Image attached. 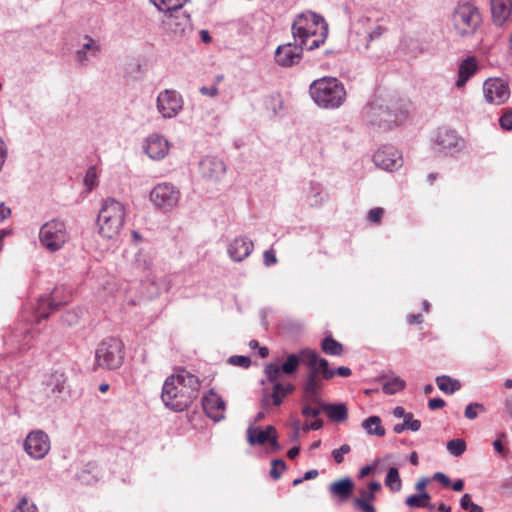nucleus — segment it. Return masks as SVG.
<instances>
[{
	"label": "nucleus",
	"instance_id": "f257e3e1",
	"mask_svg": "<svg viewBox=\"0 0 512 512\" xmlns=\"http://www.w3.org/2000/svg\"><path fill=\"white\" fill-rule=\"evenodd\" d=\"M199 389V378L181 368L165 380L161 399L166 407L181 412L187 409L193 400L198 397Z\"/></svg>",
	"mask_w": 512,
	"mask_h": 512
},
{
	"label": "nucleus",
	"instance_id": "f03ea898",
	"mask_svg": "<svg viewBox=\"0 0 512 512\" xmlns=\"http://www.w3.org/2000/svg\"><path fill=\"white\" fill-rule=\"evenodd\" d=\"M313 101L324 109H337L346 100V90L341 81L335 77H323L314 80L309 87Z\"/></svg>",
	"mask_w": 512,
	"mask_h": 512
},
{
	"label": "nucleus",
	"instance_id": "7ed1b4c3",
	"mask_svg": "<svg viewBox=\"0 0 512 512\" xmlns=\"http://www.w3.org/2000/svg\"><path fill=\"white\" fill-rule=\"evenodd\" d=\"M125 213L123 203L114 198L105 199L97 218L99 234L107 239L117 237L123 228Z\"/></svg>",
	"mask_w": 512,
	"mask_h": 512
},
{
	"label": "nucleus",
	"instance_id": "20e7f679",
	"mask_svg": "<svg viewBox=\"0 0 512 512\" xmlns=\"http://www.w3.org/2000/svg\"><path fill=\"white\" fill-rule=\"evenodd\" d=\"M124 344L121 340L109 337L102 340L95 351L94 370L97 368L115 370L124 362Z\"/></svg>",
	"mask_w": 512,
	"mask_h": 512
},
{
	"label": "nucleus",
	"instance_id": "39448f33",
	"mask_svg": "<svg viewBox=\"0 0 512 512\" xmlns=\"http://www.w3.org/2000/svg\"><path fill=\"white\" fill-rule=\"evenodd\" d=\"M452 21L459 35L469 36L474 34L479 28L482 17L475 5L466 2L457 5L454 9Z\"/></svg>",
	"mask_w": 512,
	"mask_h": 512
},
{
	"label": "nucleus",
	"instance_id": "423d86ee",
	"mask_svg": "<svg viewBox=\"0 0 512 512\" xmlns=\"http://www.w3.org/2000/svg\"><path fill=\"white\" fill-rule=\"evenodd\" d=\"M322 25H327V23L322 16L314 12L307 11L298 14L291 27L294 40H301V44H306L307 40L319 34Z\"/></svg>",
	"mask_w": 512,
	"mask_h": 512
},
{
	"label": "nucleus",
	"instance_id": "0eeeda50",
	"mask_svg": "<svg viewBox=\"0 0 512 512\" xmlns=\"http://www.w3.org/2000/svg\"><path fill=\"white\" fill-rule=\"evenodd\" d=\"M39 239L47 250L51 252L60 250L67 240L65 223L59 219L44 223L39 231Z\"/></svg>",
	"mask_w": 512,
	"mask_h": 512
},
{
	"label": "nucleus",
	"instance_id": "6e6552de",
	"mask_svg": "<svg viewBox=\"0 0 512 512\" xmlns=\"http://www.w3.org/2000/svg\"><path fill=\"white\" fill-rule=\"evenodd\" d=\"M364 117L371 125L383 129L391 128L400 120V115L396 111L379 103L378 100L369 103L365 107Z\"/></svg>",
	"mask_w": 512,
	"mask_h": 512
},
{
	"label": "nucleus",
	"instance_id": "1a4fd4ad",
	"mask_svg": "<svg viewBox=\"0 0 512 512\" xmlns=\"http://www.w3.org/2000/svg\"><path fill=\"white\" fill-rule=\"evenodd\" d=\"M180 191L170 183L156 185L150 192V200L161 211H171L178 204Z\"/></svg>",
	"mask_w": 512,
	"mask_h": 512
},
{
	"label": "nucleus",
	"instance_id": "9d476101",
	"mask_svg": "<svg viewBox=\"0 0 512 512\" xmlns=\"http://www.w3.org/2000/svg\"><path fill=\"white\" fill-rule=\"evenodd\" d=\"M184 100L182 95L173 89L161 91L156 99V108L163 118H174L182 110Z\"/></svg>",
	"mask_w": 512,
	"mask_h": 512
},
{
	"label": "nucleus",
	"instance_id": "9b49d317",
	"mask_svg": "<svg viewBox=\"0 0 512 512\" xmlns=\"http://www.w3.org/2000/svg\"><path fill=\"white\" fill-rule=\"evenodd\" d=\"M483 94L486 102L500 105L510 97L508 84L500 78H489L483 84Z\"/></svg>",
	"mask_w": 512,
	"mask_h": 512
},
{
	"label": "nucleus",
	"instance_id": "f8f14e48",
	"mask_svg": "<svg viewBox=\"0 0 512 512\" xmlns=\"http://www.w3.org/2000/svg\"><path fill=\"white\" fill-rule=\"evenodd\" d=\"M25 451L34 459L44 458L50 450L48 435L41 431H32L24 442Z\"/></svg>",
	"mask_w": 512,
	"mask_h": 512
},
{
	"label": "nucleus",
	"instance_id": "ddd939ff",
	"mask_svg": "<svg viewBox=\"0 0 512 512\" xmlns=\"http://www.w3.org/2000/svg\"><path fill=\"white\" fill-rule=\"evenodd\" d=\"M375 165L386 171H393L403 165L400 152L393 146H383L373 155Z\"/></svg>",
	"mask_w": 512,
	"mask_h": 512
},
{
	"label": "nucleus",
	"instance_id": "4468645a",
	"mask_svg": "<svg viewBox=\"0 0 512 512\" xmlns=\"http://www.w3.org/2000/svg\"><path fill=\"white\" fill-rule=\"evenodd\" d=\"M162 24L167 33L175 37H182L187 30H190V17L180 10L164 12Z\"/></svg>",
	"mask_w": 512,
	"mask_h": 512
},
{
	"label": "nucleus",
	"instance_id": "2eb2a0df",
	"mask_svg": "<svg viewBox=\"0 0 512 512\" xmlns=\"http://www.w3.org/2000/svg\"><path fill=\"white\" fill-rule=\"evenodd\" d=\"M303 47L298 41L279 45L275 51V62L281 67H292L302 59Z\"/></svg>",
	"mask_w": 512,
	"mask_h": 512
},
{
	"label": "nucleus",
	"instance_id": "dca6fc26",
	"mask_svg": "<svg viewBox=\"0 0 512 512\" xmlns=\"http://www.w3.org/2000/svg\"><path fill=\"white\" fill-rule=\"evenodd\" d=\"M202 407L206 416L215 422L225 418V401L213 389L203 396Z\"/></svg>",
	"mask_w": 512,
	"mask_h": 512
},
{
	"label": "nucleus",
	"instance_id": "f3484780",
	"mask_svg": "<svg viewBox=\"0 0 512 512\" xmlns=\"http://www.w3.org/2000/svg\"><path fill=\"white\" fill-rule=\"evenodd\" d=\"M200 173L209 180H219L226 171L224 162L213 156L204 157L199 163Z\"/></svg>",
	"mask_w": 512,
	"mask_h": 512
},
{
	"label": "nucleus",
	"instance_id": "a211bd4d",
	"mask_svg": "<svg viewBox=\"0 0 512 512\" xmlns=\"http://www.w3.org/2000/svg\"><path fill=\"white\" fill-rule=\"evenodd\" d=\"M253 248L254 244L249 238L236 237L229 243L227 252L233 261L241 262L251 254Z\"/></svg>",
	"mask_w": 512,
	"mask_h": 512
},
{
	"label": "nucleus",
	"instance_id": "6ab92c4d",
	"mask_svg": "<svg viewBox=\"0 0 512 512\" xmlns=\"http://www.w3.org/2000/svg\"><path fill=\"white\" fill-rule=\"evenodd\" d=\"M169 151L168 141L159 134H152L146 139L145 152L154 160L163 159Z\"/></svg>",
	"mask_w": 512,
	"mask_h": 512
},
{
	"label": "nucleus",
	"instance_id": "aec40b11",
	"mask_svg": "<svg viewBox=\"0 0 512 512\" xmlns=\"http://www.w3.org/2000/svg\"><path fill=\"white\" fill-rule=\"evenodd\" d=\"M436 143L445 151L457 152L463 147V140L453 130H439L436 136Z\"/></svg>",
	"mask_w": 512,
	"mask_h": 512
},
{
	"label": "nucleus",
	"instance_id": "412c9836",
	"mask_svg": "<svg viewBox=\"0 0 512 512\" xmlns=\"http://www.w3.org/2000/svg\"><path fill=\"white\" fill-rule=\"evenodd\" d=\"M490 6L493 23L503 26L511 15V0H490Z\"/></svg>",
	"mask_w": 512,
	"mask_h": 512
},
{
	"label": "nucleus",
	"instance_id": "4be33fe9",
	"mask_svg": "<svg viewBox=\"0 0 512 512\" xmlns=\"http://www.w3.org/2000/svg\"><path fill=\"white\" fill-rule=\"evenodd\" d=\"M285 397L286 396L283 391V384L281 382H275L272 384V392H269L267 389L263 390L261 407L264 410H267L271 402L274 406H280Z\"/></svg>",
	"mask_w": 512,
	"mask_h": 512
},
{
	"label": "nucleus",
	"instance_id": "5701e85b",
	"mask_svg": "<svg viewBox=\"0 0 512 512\" xmlns=\"http://www.w3.org/2000/svg\"><path fill=\"white\" fill-rule=\"evenodd\" d=\"M478 65L475 57H467L464 59L458 68V79L456 87L461 88L465 86L467 81L477 72Z\"/></svg>",
	"mask_w": 512,
	"mask_h": 512
},
{
	"label": "nucleus",
	"instance_id": "b1692460",
	"mask_svg": "<svg viewBox=\"0 0 512 512\" xmlns=\"http://www.w3.org/2000/svg\"><path fill=\"white\" fill-rule=\"evenodd\" d=\"M321 388L322 383L319 379L306 378V381L302 387L303 400L318 405L322 402L319 397Z\"/></svg>",
	"mask_w": 512,
	"mask_h": 512
},
{
	"label": "nucleus",
	"instance_id": "393cba45",
	"mask_svg": "<svg viewBox=\"0 0 512 512\" xmlns=\"http://www.w3.org/2000/svg\"><path fill=\"white\" fill-rule=\"evenodd\" d=\"M318 405L327 413L331 421L342 422L347 419L348 409L344 403H325L322 401Z\"/></svg>",
	"mask_w": 512,
	"mask_h": 512
},
{
	"label": "nucleus",
	"instance_id": "a878e982",
	"mask_svg": "<svg viewBox=\"0 0 512 512\" xmlns=\"http://www.w3.org/2000/svg\"><path fill=\"white\" fill-rule=\"evenodd\" d=\"M354 483L350 478H343L335 481L329 486V492L331 495L338 496L341 501H345L353 493Z\"/></svg>",
	"mask_w": 512,
	"mask_h": 512
},
{
	"label": "nucleus",
	"instance_id": "bb28decb",
	"mask_svg": "<svg viewBox=\"0 0 512 512\" xmlns=\"http://www.w3.org/2000/svg\"><path fill=\"white\" fill-rule=\"evenodd\" d=\"M86 42L82 45V47L76 51L75 59L78 64L85 65L88 58L87 52L89 51L92 56H96L100 51V46L97 42L91 38L90 36H85Z\"/></svg>",
	"mask_w": 512,
	"mask_h": 512
},
{
	"label": "nucleus",
	"instance_id": "cd10ccee",
	"mask_svg": "<svg viewBox=\"0 0 512 512\" xmlns=\"http://www.w3.org/2000/svg\"><path fill=\"white\" fill-rule=\"evenodd\" d=\"M300 355L302 357V362L306 364L309 368L307 373V379H319L320 369L317 367V352L311 349H302L300 351Z\"/></svg>",
	"mask_w": 512,
	"mask_h": 512
},
{
	"label": "nucleus",
	"instance_id": "c85d7f7f",
	"mask_svg": "<svg viewBox=\"0 0 512 512\" xmlns=\"http://www.w3.org/2000/svg\"><path fill=\"white\" fill-rule=\"evenodd\" d=\"M359 494L360 497L355 498L353 501L354 507L362 512H376V508L370 503L375 500V495L365 489H361Z\"/></svg>",
	"mask_w": 512,
	"mask_h": 512
},
{
	"label": "nucleus",
	"instance_id": "c756f323",
	"mask_svg": "<svg viewBox=\"0 0 512 512\" xmlns=\"http://www.w3.org/2000/svg\"><path fill=\"white\" fill-rule=\"evenodd\" d=\"M361 426L369 435L383 437L386 433L385 428L381 424V418L379 416H369L362 421Z\"/></svg>",
	"mask_w": 512,
	"mask_h": 512
},
{
	"label": "nucleus",
	"instance_id": "7c9ffc66",
	"mask_svg": "<svg viewBox=\"0 0 512 512\" xmlns=\"http://www.w3.org/2000/svg\"><path fill=\"white\" fill-rule=\"evenodd\" d=\"M247 442L251 446L264 445L268 442L269 436L261 428L256 427L254 424H250L246 431Z\"/></svg>",
	"mask_w": 512,
	"mask_h": 512
},
{
	"label": "nucleus",
	"instance_id": "2f4dec72",
	"mask_svg": "<svg viewBox=\"0 0 512 512\" xmlns=\"http://www.w3.org/2000/svg\"><path fill=\"white\" fill-rule=\"evenodd\" d=\"M435 381L438 388L446 394H453L461 388V384L458 380L447 375L438 376Z\"/></svg>",
	"mask_w": 512,
	"mask_h": 512
},
{
	"label": "nucleus",
	"instance_id": "473e14b6",
	"mask_svg": "<svg viewBox=\"0 0 512 512\" xmlns=\"http://www.w3.org/2000/svg\"><path fill=\"white\" fill-rule=\"evenodd\" d=\"M421 428V421L413 418L412 413H408L406 417L403 418L402 423H398L394 425L393 431L396 434H400L405 430H411L413 432L419 431Z\"/></svg>",
	"mask_w": 512,
	"mask_h": 512
},
{
	"label": "nucleus",
	"instance_id": "72a5a7b5",
	"mask_svg": "<svg viewBox=\"0 0 512 512\" xmlns=\"http://www.w3.org/2000/svg\"><path fill=\"white\" fill-rule=\"evenodd\" d=\"M161 12H177L187 0H150Z\"/></svg>",
	"mask_w": 512,
	"mask_h": 512
},
{
	"label": "nucleus",
	"instance_id": "f704fd0d",
	"mask_svg": "<svg viewBox=\"0 0 512 512\" xmlns=\"http://www.w3.org/2000/svg\"><path fill=\"white\" fill-rule=\"evenodd\" d=\"M384 483L392 492H398L401 490L402 481L396 467H390L388 469Z\"/></svg>",
	"mask_w": 512,
	"mask_h": 512
},
{
	"label": "nucleus",
	"instance_id": "c9c22d12",
	"mask_svg": "<svg viewBox=\"0 0 512 512\" xmlns=\"http://www.w3.org/2000/svg\"><path fill=\"white\" fill-rule=\"evenodd\" d=\"M427 500H430V495L426 491H423L422 493L408 496L405 500V504L412 508L425 507L431 510L434 509L433 504H427L423 502Z\"/></svg>",
	"mask_w": 512,
	"mask_h": 512
},
{
	"label": "nucleus",
	"instance_id": "e433bc0d",
	"mask_svg": "<svg viewBox=\"0 0 512 512\" xmlns=\"http://www.w3.org/2000/svg\"><path fill=\"white\" fill-rule=\"evenodd\" d=\"M321 348L324 353L332 356H338L343 351V346L332 336H327L322 340Z\"/></svg>",
	"mask_w": 512,
	"mask_h": 512
},
{
	"label": "nucleus",
	"instance_id": "4c0bfd02",
	"mask_svg": "<svg viewBox=\"0 0 512 512\" xmlns=\"http://www.w3.org/2000/svg\"><path fill=\"white\" fill-rule=\"evenodd\" d=\"M327 35H328V25H322L321 31L319 32L318 35L307 40L306 44H301V40H298L299 41L298 44H299V46L303 47V50L304 49L314 50V49L318 48L321 44L324 43L325 39L327 38Z\"/></svg>",
	"mask_w": 512,
	"mask_h": 512
},
{
	"label": "nucleus",
	"instance_id": "58836bf2",
	"mask_svg": "<svg viewBox=\"0 0 512 512\" xmlns=\"http://www.w3.org/2000/svg\"><path fill=\"white\" fill-rule=\"evenodd\" d=\"M302 357L299 354H290L286 360L281 364L282 373L290 375L296 372Z\"/></svg>",
	"mask_w": 512,
	"mask_h": 512
},
{
	"label": "nucleus",
	"instance_id": "ea45409f",
	"mask_svg": "<svg viewBox=\"0 0 512 512\" xmlns=\"http://www.w3.org/2000/svg\"><path fill=\"white\" fill-rule=\"evenodd\" d=\"M327 198V194L321 189L319 185L312 184L311 191L308 195L310 206H321Z\"/></svg>",
	"mask_w": 512,
	"mask_h": 512
},
{
	"label": "nucleus",
	"instance_id": "a19ab883",
	"mask_svg": "<svg viewBox=\"0 0 512 512\" xmlns=\"http://www.w3.org/2000/svg\"><path fill=\"white\" fill-rule=\"evenodd\" d=\"M404 387L405 381L400 377H394L383 384L382 390L387 395H393L404 389Z\"/></svg>",
	"mask_w": 512,
	"mask_h": 512
},
{
	"label": "nucleus",
	"instance_id": "79ce46f5",
	"mask_svg": "<svg viewBox=\"0 0 512 512\" xmlns=\"http://www.w3.org/2000/svg\"><path fill=\"white\" fill-rule=\"evenodd\" d=\"M446 448L450 454L460 456L466 450V443L463 439L456 438L448 441Z\"/></svg>",
	"mask_w": 512,
	"mask_h": 512
},
{
	"label": "nucleus",
	"instance_id": "37998d69",
	"mask_svg": "<svg viewBox=\"0 0 512 512\" xmlns=\"http://www.w3.org/2000/svg\"><path fill=\"white\" fill-rule=\"evenodd\" d=\"M264 372L267 377V380L271 384H274L275 382H279V377L282 372L281 365L279 366L277 364H272V363L266 364Z\"/></svg>",
	"mask_w": 512,
	"mask_h": 512
},
{
	"label": "nucleus",
	"instance_id": "c03bdc74",
	"mask_svg": "<svg viewBox=\"0 0 512 512\" xmlns=\"http://www.w3.org/2000/svg\"><path fill=\"white\" fill-rule=\"evenodd\" d=\"M317 367L320 369L321 377L324 380H330L334 377V370L329 367V363L325 358H320L317 354Z\"/></svg>",
	"mask_w": 512,
	"mask_h": 512
},
{
	"label": "nucleus",
	"instance_id": "a18cd8bd",
	"mask_svg": "<svg viewBox=\"0 0 512 512\" xmlns=\"http://www.w3.org/2000/svg\"><path fill=\"white\" fill-rule=\"evenodd\" d=\"M287 468L286 463L283 459H274L271 461V470H270V476L274 480H278L282 472L285 471Z\"/></svg>",
	"mask_w": 512,
	"mask_h": 512
},
{
	"label": "nucleus",
	"instance_id": "49530a36",
	"mask_svg": "<svg viewBox=\"0 0 512 512\" xmlns=\"http://www.w3.org/2000/svg\"><path fill=\"white\" fill-rule=\"evenodd\" d=\"M385 29L382 26L377 25L373 30H368L364 32V40L363 49H368L369 43L375 39H378L383 33Z\"/></svg>",
	"mask_w": 512,
	"mask_h": 512
},
{
	"label": "nucleus",
	"instance_id": "de8ad7c7",
	"mask_svg": "<svg viewBox=\"0 0 512 512\" xmlns=\"http://www.w3.org/2000/svg\"><path fill=\"white\" fill-rule=\"evenodd\" d=\"M311 404H312L311 402H307L302 407L301 413L306 418H310V417L317 418L319 416V414L321 413V411H323V410L321 409V407L319 405H317L318 407H313Z\"/></svg>",
	"mask_w": 512,
	"mask_h": 512
},
{
	"label": "nucleus",
	"instance_id": "09e8293b",
	"mask_svg": "<svg viewBox=\"0 0 512 512\" xmlns=\"http://www.w3.org/2000/svg\"><path fill=\"white\" fill-rule=\"evenodd\" d=\"M13 512H37V507L29 503L26 497H22Z\"/></svg>",
	"mask_w": 512,
	"mask_h": 512
},
{
	"label": "nucleus",
	"instance_id": "8fccbe9b",
	"mask_svg": "<svg viewBox=\"0 0 512 512\" xmlns=\"http://www.w3.org/2000/svg\"><path fill=\"white\" fill-rule=\"evenodd\" d=\"M477 410L481 412L485 411L483 404L480 403H470L466 406L464 415L466 418L473 420L477 417Z\"/></svg>",
	"mask_w": 512,
	"mask_h": 512
},
{
	"label": "nucleus",
	"instance_id": "3c124183",
	"mask_svg": "<svg viewBox=\"0 0 512 512\" xmlns=\"http://www.w3.org/2000/svg\"><path fill=\"white\" fill-rule=\"evenodd\" d=\"M351 451V447L348 444H343L338 449L332 451V457L337 464H341L344 461V454H348Z\"/></svg>",
	"mask_w": 512,
	"mask_h": 512
},
{
	"label": "nucleus",
	"instance_id": "603ef678",
	"mask_svg": "<svg viewBox=\"0 0 512 512\" xmlns=\"http://www.w3.org/2000/svg\"><path fill=\"white\" fill-rule=\"evenodd\" d=\"M228 362L232 365L241 366L243 368H248L251 364L250 358L242 355L231 356Z\"/></svg>",
	"mask_w": 512,
	"mask_h": 512
},
{
	"label": "nucleus",
	"instance_id": "864d4df0",
	"mask_svg": "<svg viewBox=\"0 0 512 512\" xmlns=\"http://www.w3.org/2000/svg\"><path fill=\"white\" fill-rule=\"evenodd\" d=\"M96 178H97V174H96L95 168L90 167L87 170L86 175L84 177V183L89 190H92L93 187L96 185Z\"/></svg>",
	"mask_w": 512,
	"mask_h": 512
},
{
	"label": "nucleus",
	"instance_id": "5fc2aeb1",
	"mask_svg": "<svg viewBox=\"0 0 512 512\" xmlns=\"http://www.w3.org/2000/svg\"><path fill=\"white\" fill-rule=\"evenodd\" d=\"M500 126L504 130L512 129V109L507 110L499 119Z\"/></svg>",
	"mask_w": 512,
	"mask_h": 512
},
{
	"label": "nucleus",
	"instance_id": "6e6d98bb",
	"mask_svg": "<svg viewBox=\"0 0 512 512\" xmlns=\"http://www.w3.org/2000/svg\"><path fill=\"white\" fill-rule=\"evenodd\" d=\"M383 213L384 210L382 208H373L368 212V220L372 223H379L383 216Z\"/></svg>",
	"mask_w": 512,
	"mask_h": 512
},
{
	"label": "nucleus",
	"instance_id": "4d7b16f0",
	"mask_svg": "<svg viewBox=\"0 0 512 512\" xmlns=\"http://www.w3.org/2000/svg\"><path fill=\"white\" fill-rule=\"evenodd\" d=\"M67 301L61 302L56 300V294L53 293V295L47 299V306L50 311L58 310L62 305L66 304Z\"/></svg>",
	"mask_w": 512,
	"mask_h": 512
},
{
	"label": "nucleus",
	"instance_id": "13d9d810",
	"mask_svg": "<svg viewBox=\"0 0 512 512\" xmlns=\"http://www.w3.org/2000/svg\"><path fill=\"white\" fill-rule=\"evenodd\" d=\"M432 479L439 482L444 487H449L451 485L449 477L445 475L443 472H436L433 475Z\"/></svg>",
	"mask_w": 512,
	"mask_h": 512
},
{
	"label": "nucleus",
	"instance_id": "bf43d9fd",
	"mask_svg": "<svg viewBox=\"0 0 512 512\" xmlns=\"http://www.w3.org/2000/svg\"><path fill=\"white\" fill-rule=\"evenodd\" d=\"M199 91L202 95L209 96V97H215L218 94V88L216 85H212L209 87L202 86L199 89Z\"/></svg>",
	"mask_w": 512,
	"mask_h": 512
},
{
	"label": "nucleus",
	"instance_id": "052dcab7",
	"mask_svg": "<svg viewBox=\"0 0 512 512\" xmlns=\"http://www.w3.org/2000/svg\"><path fill=\"white\" fill-rule=\"evenodd\" d=\"M263 257H264V264L266 266H271L277 262V258L275 256V253L273 250H266L264 252Z\"/></svg>",
	"mask_w": 512,
	"mask_h": 512
},
{
	"label": "nucleus",
	"instance_id": "680f3d73",
	"mask_svg": "<svg viewBox=\"0 0 512 512\" xmlns=\"http://www.w3.org/2000/svg\"><path fill=\"white\" fill-rule=\"evenodd\" d=\"M269 444V449L271 452H278L281 449V446L278 442V436L277 435H270L269 440L267 442Z\"/></svg>",
	"mask_w": 512,
	"mask_h": 512
},
{
	"label": "nucleus",
	"instance_id": "e2e57ef3",
	"mask_svg": "<svg viewBox=\"0 0 512 512\" xmlns=\"http://www.w3.org/2000/svg\"><path fill=\"white\" fill-rule=\"evenodd\" d=\"M445 406V401L441 398H432L428 401V407L431 410H436L443 408Z\"/></svg>",
	"mask_w": 512,
	"mask_h": 512
},
{
	"label": "nucleus",
	"instance_id": "0e129e2a",
	"mask_svg": "<svg viewBox=\"0 0 512 512\" xmlns=\"http://www.w3.org/2000/svg\"><path fill=\"white\" fill-rule=\"evenodd\" d=\"M11 215V209L5 205L4 202H0V222H3Z\"/></svg>",
	"mask_w": 512,
	"mask_h": 512
},
{
	"label": "nucleus",
	"instance_id": "69168bd1",
	"mask_svg": "<svg viewBox=\"0 0 512 512\" xmlns=\"http://www.w3.org/2000/svg\"><path fill=\"white\" fill-rule=\"evenodd\" d=\"M472 497L470 494H464L460 499V506L464 510H468L469 506L472 504Z\"/></svg>",
	"mask_w": 512,
	"mask_h": 512
},
{
	"label": "nucleus",
	"instance_id": "338daca9",
	"mask_svg": "<svg viewBox=\"0 0 512 512\" xmlns=\"http://www.w3.org/2000/svg\"><path fill=\"white\" fill-rule=\"evenodd\" d=\"M337 374L341 377H349L352 374V371L349 367L340 366L334 370V375Z\"/></svg>",
	"mask_w": 512,
	"mask_h": 512
},
{
	"label": "nucleus",
	"instance_id": "774afa93",
	"mask_svg": "<svg viewBox=\"0 0 512 512\" xmlns=\"http://www.w3.org/2000/svg\"><path fill=\"white\" fill-rule=\"evenodd\" d=\"M375 468H376V464L366 465V466L362 467L360 470V473H359V477L364 478V477L368 476L370 473H372L374 471Z\"/></svg>",
	"mask_w": 512,
	"mask_h": 512
}]
</instances>
